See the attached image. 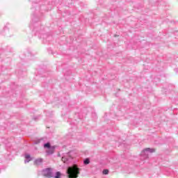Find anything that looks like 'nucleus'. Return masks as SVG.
<instances>
[{"instance_id": "obj_1", "label": "nucleus", "mask_w": 178, "mask_h": 178, "mask_svg": "<svg viewBox=\"0 0 178 178\" xmlns=\"http://www.w3.org/2000/svg\"><path fill=\"white\" fill-rule=\"evenodd\" d=\"M80 170L81 169L76 164L69 166L67 169V177L68 178L79 177V175H80Z\"/></svg>"}, {"instance_id": "obj_2", "label": "nucleus", "mask_w": 178, "mask_h": 178, "mask_svg": "<svg viewBox=\"0 0 178 178\" xmlns=\"http://www.w3.org/2000/svg\"><path fill=\"white\" fill-rule=\"evenodd\" d=\"M152 152H155V149H154L146 148V149H143L141 152L140 155L142 156H145V158H147L148 157V154H152Z\"/></svg>"}, {"instance_id": "obj_3", "label": "nucleus", "mask_w": 178, "mask_h": 178, "mask_svg": "<svg viewBox=\"0 0 178 178\" xmlns=\"http://www.w3.org/2000/svg\"><path fill=\"white\" fill-rule=\"evenodd\" d=\"M43 176L45 177H54V173L52 172V169L51 168H46L42 170Z\"/></svg>"}, {"instance_id": "obj_4", "label": "nucleus", "mask_w": 178, "mask_h": 178, "mask_svg": "<svg viewBox=\"0 0 178 178\" xmlns=\"http://www.w3.org/2000/svg\"><path fill=\"white\" fill-rule=\"evenodd\" d=\"M55 151V146H53L51 147H50L49 149H47L46 152L48 155H51V154H53Z\"/></svg>"}, {"instance_id": "obj_5", "label": "nucleus", "mask_w": 178, "mask_h": 178, "mask_svg": "<svg viewBox=\"0 0 178 178\" xmlns=\"http://www.w3.org/2000/svg\"><path fill=\"white\" fill-rule=\"evenodd\" d=\"M30 161H31V156H30V154H25V161L24 163H29V162H30Z\"/></svg>"}, {"instance_id": "obj_6", "label": "nucleus", "mask_w": 178, "mask_h": 178, "mask_svg": "<svg viewBox=\"0 0 178 178\" xmlns=\"http://www.w3.org/2000/svg\"><path fill=\"white\" fill-rule=\"evenodd\" d=\"M42 159H37L34 161V165H41V163H42Z\"/></svg>"}, {"instance_id": "obj_7", "label": "nucleus", "mask_w": 178, "mask_h": 178, "mask_svg": "<svg viewBox=\"0 0 178 178\" xmlns=\"http://www.w3.org/2000/svg\"><path fill=\"white\" fill-rule=\"evenodd\" d=\"M44 147L47 148V149H49V148H51L52 147H51V145L47 143L44 145Z\"/></svg>"}, {"instance_id": "obj_8", "label": "nucleus", "mask_w": 178, "mask_h": 178, "mask_svg": "<svg viewBox=\"0 0 178 178\" xmlns=\"http://www.w3.org/2000/svg\"><path fill=\"white\" fill-rule=\"evenodd\" d=\"M83 163L85 165H88V163H90V159H85L83 161Z\"/></svg>"}, {"instance_id": "obj_9", "label": "nucleus", "mask_w": 178, "mask_h": 178, "mask_svg": "<svg viewBox=\"0 0 178 178\" xmlns=\"http://www.w3.org/2000/svg\"><path fill=\"white\" fill-rule=\"evenodd\" d=\"M54 178H60V172H57L56 173V176L54 177Z\"/></svg>"}, {"instance_id": "obj_10", "label": "nucleus", "mask_w": 178, "mask_h": 178, "mask_svg": "<svg viewBox=\"0 0 178 178\" xmlns=\"http://www.w3.org/2000/svg\"><path fill=\"white\" fill-rule=\"evenodd\" d=\"M108 173H109V170H103V175H108Z\"/></svg>"}, {"instance_id": "obj_11", "label": "nucleus", "mask_w": 178, "mask_h": 178, "mask_svg": "<svg viewBox=\"0 0 178 178\" xmlns=\"http://www.w3.org/2000/svg\"><path fill=\"white\" fill-rule=\"evenodd\" d=\"M62 161L63 162H64V163H66V162L67 161V159L65 157H63Z\"/></svg>"}]
</instances>
